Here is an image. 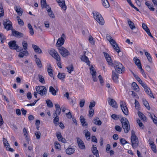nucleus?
Instances as JSON below:
<instances>
[{"label": "nucleus", "instance_id": "48", "mask_svg": "<svg viewBox=\"0 0 157 157\" xmlns=\"http://www.w3.org/2000/svg\"><path fill=\"white\" fill-rule=\"evenodd\" d=\"M17 18L18 24L21 26L24 25V22L20 18V17H19L17 16Z\"/></svg>", "mask_w": 157, "mask_h": 157}, {"label": "nucleus", "instance_id": "21", "mask_svg": "<svg viewBox=\"0 0 157 157\" xmlns=\"http://www.w3.org/2000/svg\"><path fill=\"white\" fill-rule=\"evenodd\" d=\"M32 47L36 53L40 54L42 52L41 49L38 46L33 44L32 45Z\"/></svg>", "mask_w": 157, "mask_h": 157}, {"label": "nucleus", "instance_id": "10", "mask_svg": "<svg viewBox=\"0 0 157 157\" xmlns=\"http://www.w3.org/2000/svg\"><path fill=\"white\" fill-rule=\"evenodd\" d=\"M23 48H19L17 51L19 52L20 53L19 54L18 56L20 58H22L24 56H27L28 55V52L27 51L24 50L23 51Z\"/></svg>", "mask_w": 157, "mask_h": 157}, {"label": "nucleus", "instance_id": "17", "mask_svg": "<svg viewBox=\"0 0 157 157\" xmlns=\"http://www.w3.org/2000/svg\"><path fill=\"white\" fill-rule=\"evenodd\" d=\"M56 113H54L53 114V117H55V118L53 119V122L55 125L56 126H57L59 124L58 122L59 121V117L58 115H57L56 114Z\"/></svg>", "mask_w": 157, "mask_h": 157}, {"label": "nucleus", "instance_id": "62", "mask_svg": "<svg viewBox=\"0 0 157 157\" xmlns=\"http://www.w3.org/2000/svg\"><path fill=\"white\" fill-rule=\"evenodd\" d=\"M116 130L119 132H121L122 130V128L118 125H116L115 127Z\"/></svg>", "mask_w": 157, "mask_h": 157}, {"label": "nucleus", "instance_id": "27", "mask_svg": "<svg viewBox=\"0 0 157 157\" xmlns=\"http://www.w3.org/2000/svg\"><path fill=\"white\" fill-rule=\"evenodd\" d=\"M81 59L82 61L86 63L87 65H90V61L87 57L85 55L82 56Z\"/></svg>", "mask_w": 157, "mask_h": 157}, {"label": "nucleus", "instance_id": "23", "mask_svg": "<svg viewBox=\"0 0 157 157\" xmlns=\"http://www.w3.org/2000/svg\"><path fill=\"white\" fill-rule=\"evenodd\" d=\"M93 122L95 124L99 126L101 125L102 123L101 121L98 117H94L93 120Z\"/></svg>", "mask_w": 157, "mask_h": 157}, {"label": "nucleus", "instance_id": "63", "mask_svg": "<svg viewBox=\"0 0 157 157\" xmlns=\"http://www.w3.org/2000/svg\"><path fill=\"white\" fill-rule=\"evenodd\" d=\"M55 147L56 149H59L61 147V146H60V144L57 142H55Z\"/></svg>", "mask_w": 157, "mask_h": 157}, {"label": "nucleus", "instance_id": "6", "mask_svg": "<svg viewBox=\"0 0 157 157\" xmlns=\"http://www.w3.org/2000/svg\"><path fill=\"white\" fill-rule=\"evenodd\" d=\"M36 90L38 93L41 96H43L47 94V89L44 86H37L36 87Z\"/></svg>", "mask_w": 157, "mask_h": 157}, {"label": "nucleus", "instance_id": "43", "mask_svg": "<svg viewBox=\"0 0 157 157\" xmlns=\"http://www.w3.org/2000/svg\"><path fill=\"white\" fill-rule=\"evenodd\" d=\"M57 76L61 80H63L65 77V75L64 73H59Z\"/></svg>", "mask_w": 157, "mask_h": 157}, {"label": "nucleus", "instance_id": "40", "mask_svg": "<svg viewBox=\"0 0 157 157\" xmlns=\"http://www.w3.org/2000/svg\"><path fill=\"white\" fill-rule=\"evenodd\" d=\"M51 68L52 67L50 65L49 67L48 68L47 71L49 75L51 77H53V75L52 73V70Z\"/></svg>", "mask_w": 157, "mask_h": 157}, {"label": "nucleus", "instance_id": "22", "mask_svg": "<svg viewBox=\"0 0 157 157\" xmlns=\"http://www.w3.org/2000/svg\"><path fill=\"white\" fill-rule=\"evenodd\" d=\"M132 88L133 90L137 92L139 91V88L135 82H133L132 84Z\"/></svg>", "mask_w": 157, "mask_h": 157}, {"label": "nucleus", "instance_id": "56", "mask_svg": "<svg viewBox=\"0 0 157 157\" xmlns=\"http://www.w3.org/2000/svg\"><path fill=\"white\" fill-rule=\"evenodd\" d=\"M95 102L94 101H93L90 102V105L89 106V108H92L95 105Z\"/></svg>", "mask_w": 157, "mask_h": 157}, {"label": "nucleus", "instance_id": "11", "mask_svg": "<svg viewBox=\"0 0 157 157\" xmlns=\"http://www.w3.org/2000/svg\"><path fill=\"white\" fill-rule=\"evenodd\" d=\"M108 101L109 105L112 107L115 108H117V104L114 100L110 98H108Z\"/></svg>", "mask_w": 157, "mask_h": 157}, {"label": "nucleus", "instance_id": "29", "mask_svg": "<svg viewBox=\"0 0 157 157\" xmlns=\"http://www.w3.org/2000/svg\"><path fill=\"white\" fill-rule=\"evenodd\" d=\"M80 121L82 126L85 127L88 125L87 123L85 121V119L82 116H80Z\"/></svg>", "mask_w": 157, "mask_h": 157}, {"label": "nucleus", "instance_id": "36", "mask_svg": "<svg viewBox=\"0 0 157 157\" xmlns=\"http://www.w3.org/2000/svg\"><path fill=\"white\" fill-rule=\"evenodd\" d=\"M143 102L144 105L145 106V107L147 108V109L148 110H150V107L149 106V104L147 101L145 99H143Z\"/></svg>", "mask_w": 157, "mask_h": 157}, {"label": "nucleus", "instance_id": "54", "mask_svg": "<svg viewBox=\"0 0 157 157\" xmlns=\"http://www.w3.org/2000/svg\"><path fill=\"white\" fill-rule=\"evenodd\" d=\"M66 68L68 72L69 73H71V72L73 71L74 68L72 65H71L70 67H67Z\"/></svg>", "mask_w": 157, "mask_h": 157}, {"label": "nucleus", "instance_id": "4", "mask_svg": "<svg viewBox=\"0 0 157 157\" xmlns=\"http://www.w3.org/2000/svg\"><path fill=\"white\" fill-rule=\"evenodd\" d=\"M3 24L5 29L7 30H12L13 29L12 23L9 19H5L3 20Z\"/></svg>", "mask_w": 157, "mask_h": 157}, {"label": "nucleus", "instance_id": "32", "mask_svg": "<svg viewBox=\"0 0 157 157\" xmlns=\"http://www.w3.org/2000/svg\"><path fill=\"white\" fill-rule=\"evenodd\" d=\"M143 51L145 52V55L146 56L148 61L151 63H152V60L150 54L147 52H146L145 50H143Z\"/></svg>", "mask_w": 157, "mask_h": 157}, {"label": "nucleus", "instance_id": "53", "mask_svg": "<svg viewBox=\"0 0 157 157\" xmlns=\"http://www.w3.org/2000/svg\"><path fill=\"white\" fill-rule=\"evenodd\" d=\"M137 122L138 124V125H139V126L140 127L142 128L143 129L144 127V125L141 122V121L139 120H137Z\"/></svg>", "mask_w": 157, "mask_h": 157}, {"label": "nucleus", "instance_id": "28", "mask_svg": "<svg viewBox=\"0 0 157 157\" xmlns=\"http://www.w3.org/2000/svg\"><path fill=\"white\" fill-rule=\"evenodd\" d=\"M57 91L56 90L53 86H50L49 92L51 93L52 95L54 96L56 95Z\"/></svg>", "mask_w": 157, "mask_h": 157}, {"label": "nucleus", "instance_id": "42", "mask_svg": "<svg viewBox=\"0 0 157 157\" xmlns=\"http://www.w3.org/2000/svg\"><path fill=\"white\" fill-rule=\"evenodd\" d=\"M121 121L122 123V125H124V124H127L128 122H129L128 119L124 117H121Z\"/></svg>", "mask_w": 157, "mask_h": 157}, {"label": "nucleus", "instance_id": "49", "mask_svg": "<svg viewBox=\"0 0 157 157\" xmlns=\"http://www.w3.org/2000/svg\"><path fill=\"white\" fill-rule=\"evenodd\" d=\"M134 59H135V62L136 65L138 67H139L140 66H141V64L140 62V61L139 59H135L134 57Z\"/></svg>", "mask_w": 157, "mask_h": 157}, {"label": "nucleus", "instance_id": "38", "mask_svg": "<svg viewBox=\"0 0 157 157\" xmlns=\"http://www.w3.org/2000/svg\"><path fill=\"white\" fill-rule=\"evenodd\" d=\"M38 77L39 80L41 83L43 84L45 83V80H44L43 77L42 75H38Z\"/></svg>", "mask_w": 157, "mask_h": 157}, {"label": "nucleus", "instance_id": "16", "mask_svg": "<svg viewBox=\"0 0 157 157\" xmlns=\"http://www.w3.org/2000/svg\"><path fill=\"white\" fill-rule=\"evenodd\" d=\"M12 35L16 37L21 38L23 36L22 33L15 30H12Z\"/></svg>", "mask_w": 157, "mask_h": 157}, {"label": "nucleus", "instance_id": "47", "mask_svg": "<svg viewBox=\"0 0 157 157\" xmlns=\"http://www.w3.org/2000/svg\"><path fill=\"white\" fill-rule=\"evenodd\" d=\"M113 47L118 53H119L121 51L120 49L117 44L115 45H113Z\"/></svg>", "mask_w": 157, "mask_h": 157}, {"label": "nucleus", "instance_id": "20", "mask_svg": "<svg viewBox=\"0 0 157 157\" xmlns=\"http://www.w3.org/2000/svg\"><path fill=\"white\" fill-rule=\"evenodd\" d=\"M64 42V39L62 37H60L58 39L57 42L56 43V46L58 47L61 46L63 45Z\"/></svg>", "mask_w": 157, "mask_h": 157}, {"label": "nucleus", "instance_id": "37", "mask_svg": "<svg viewBox=\"0 0 157 157\" xmlns=\"http://www.w3.org/2000/svg\"><path fill=\"white\" fill-rule=\"evenodd\" d=\"M36 62L38 67L41 68L42 67V63L39 58H36Z\"/></svg>", "mask_w": 157, "mask_h": 157}, {"label": "nucleus", "instance_id": "30", "mask_svg": "<svg viewBox=\"0 0 157 157\" xmlns=\"http://www.w3.org/2000/svg\"><path fill=\"white\" fill-rule=\"evenodd\" d=\"M83 132L85 135L86 139L88 140L90 139V133L87 129L84 130Z\"/></svg>", "mask_w": 157, "mask_h": 157}, {"label": "nucleus", "instance_id": "52", "mask_svg": "<svg viewBox=\"0 0 157 157\" xmlns=\"http://www.w3.org/2000/svg\"><path fill=\"white\" fill-rule=\"evenodd\" d=\"M135 105L136 109H139L140 108V105L139 103L137 100L135 99Z\"/></svg>", "mask_w": 157, "mask_h": 157}, {"label": "nucleus", "instance_id": "46", "mask_svg": "<svg viewBox=\"0 0 157 157\" xmlns=\"http://www.w3.org/2000/svg\"><path fill=\"white\" fill-rule=\"evenodd\" d=\"M4 15V10L2 4H0V17H1Z\"/></svg>", "mask_w": 157, "mask_h": 157}, {"label": "nucleus", "instance_id": "50", "mask_svg": "<svg viewBox=\"0 0 157 157\" xmlns=\"http://www.w3.org/2000/svg\"><path fill=\"white\" fill-rule=\"evenodd\" d=\"M109 65L113 66V63H112L111 57H109L106 59Z\"/></svg>", "mask_w": 157, "mask_h": 157}, {"label": "nucleus", "instance_id": "3", "mask_svg": "<svg viewBox=\"0 0 157 157\" xmlns=\"http://www.w3.org/2000/svg\"><path fill=\"white\" fill-rule=\"evenodd\" d=\"M131 141L132 147L134 148L136 147L138 145V140L133 130L132 131Z\"/></svg>", "mask_w": 157, "mask_h": 157}, {"label": "nucleus", "instance_id": "59", "mask_svg": "<svg viewBox=\"0 0 157 157\" xmlns=\"http://www.w3.org/2000/svg\"><path fill=\"white\" fill-rule=\"evenodd\" d=\"M41 4L42 7L44 8L45 6L47 4L46 0H41Z\"/></svg>", "mask_w": 157, "mask_h": 157}, {"label": "nucleus", "instance_id": "13", "mask_svg": "<svg viewBox=\"0 0 157 157\" xmlns=\"http://www.w3.org/2000/svg\"><path fill=\"white\" fill-rule=\"evenodd\" d=\"M77 140L79 147L82 149H85V146L83 141L78 137H77Z\"/></svg>", "mask_w": 157, "mask_h": 157}, {"label": "nucleus", "instance_id": "24", "mask_svg": "<svg viewBox=\"0 0 157 157\" xmlns=\"http://www.w3.org/2000/svg\"><path fill=\"white\" fill-rule=\"evenodd\" d=\"M75 149L74 148L71 147H69L66 150V152L67 154L69 155H71L75 152Z\"/></svg>", "mask_w": 157, "mask_h": 157}, {"label": "nucleus", "instance_id": "45", "mask_svg": "<svg viewBox=\"0 0 157 157\" xmlns=\"http://www.w3.org/2000/svg\"><path fill=\"white\" fill-rule=\"evenodd\" d=\"M23 48L25 50L27 51L28 49V44L26 41H23L22 43Z\"/></svg>", "mask_w": 157, "mask_h": 157}, {"label": "nucleus", "instance_id": "60", "mask_svg": "<svg viewBox=\"0 0 157 157\" xmlns=\"http://www.w3.org/2000/svg\"><path fill=\"white\" fill-rule=\"evenodd\" d=\"M61 109L60 108L56 109V112L54 113H56L57 115H59L61 113Z\"/></svg>", "mask_w": 157, "mask_h": 157}, {"label": "nucleus", "instance_id": "44", "mask_svg": "<svg viewBox=\"0 0 157 157\" xmlns=\"http://www.w3.org/2000/svg\"><path fill=\"white\" fill-rule=\"evenodd\" d=\"M46 103L48 106L49 108H52L53 107V104L50 100H46Z\"/></svg>", "mask_w": 157, "mask_h": 157}, {"label": "nucleus", "instance_id": "58", "mask_svg": "<svg viewBox=\"0 0 157 157\" xmlns=\"http://www.w3.org/2000/svg\"><path fill=\"white\" fill-rule=\"evenodd\" d=\"M93 154L95 155L96 157L99 156V154L98 153V150H92Z\"/></svg>", "mask_w": 157, "mask_h": 157}, {"label": "nucleus", "instance_id": "14", "mask_svg": "<svg viewBox=\"0 0 157 157\" xmlns=\"http://www.w3.org/2000/svg\"><path fill=\"white\" fill-rule=\"evenodd\" d=\"M90 73L92 75L93 80L94 82H96L97 81V78L96 77V72L94 71V68L92 66L90 68Z\"/></svg>", "mask_w": 157, "mask_h": 157}, {"label": "nucleus", "instance_id": "7", "mask_svg": "<svg viewBox=\"0 0 157 157\" xmlns=\"http://www.w3.org/2000/svg\"><path fill=\"white\" fill-rule=\"evenodd\" d=\"M59 53L63 57H66L70 55V53L68 50L63 47L58 48Z\"/></svg>", "mask_w": 157, "mask_h": 157}, {"label": "nucleus", "instance_id": "1", "mask_svg": "<svg viewBox=\"0 0 157 157\" xmlns=\"http://www.w3.org/2000/svg\"><path fill=\"white\" fill-rule=\"evenodd\" d=\"M49 54L58 62L57 63L58 66L60 68H62L61 63L60 62L61 59L59 55L57 52L54 49L50 50L49 52Z\"/></svg>", "mask_w": 157, "mask_h": 157}, {"label": "nucleus", "instance_id": "12", "mask_svg": "<svg viewBox=\"0 0 157 157\" xmlns=\"http://www.w3.org/2000/svg\"><path fill=\"white\" fill-rule=\"evenodd\" d=\"M59 3V5L64 10H65L67 9V6L65 5L64 0H56Z\"/></svg>", "mask_w": 157, "mask_h": 157}, {"label": "nucleus", "instance_id": "25", "mask_svg": "<svg viewBox=\"0 0 157 157\" xmlns=\"http://www.w3.org/2000/svg\"><path fill=\"white\" fill-rule=\"evenodd\" d=\"M138 115L140 118L144 121H146L147 119L145 116L141 112L139 111L138 113Z\"/></svg>", "mask_w": 157, "mask_h": 157}, {"label": "nucleus", "instance_id": "19", "mask_svg": "<svg viewBox=\"0 0 157 157\" xmlns=\"http://www.w3.org/2000/svg\"><path fill=\"white\" fill-rule=\"evenodd\" d=\"M122 128L124 129V132L125 133H127L129 131L130 129V125L129 122L127 124H124L122 125Z\"/></svg>", "mask_w": 157, "mask_h": 157}, {"label": "nucleus", "instance_id": "31", "mask_svg": "<svg viewBox=\"0 0 157 157\" xmlns=\"http://www.w3.org/2000/svg\"><path fill=\"white\" fill-rule=\"evenodd\" d=\"M102 4L103 6L105 8H108L110 5L108 0H102Z\"/></svg>", "mask_w": 157, "mask_h": 157}, {"label": "nucleus", "instance_id": "57", "mask_svg": "<svg viewBox=\"0 0 157 157\" xmlns=\"http://www.w3.org/2000/svg\"><path fill=\"white\" fill-rule=\"evenodd\" d=\"M85 103V100L84 99L81 100L80 101L79 105L81 108L83 107Z\"/></svg>", "mask_w": 157, "mask_h": 157}, {"label": "nucleus", "instance_id": "55", "mask_svg": "<svg viewBox=\"0 0 157 157\" xmlns=\"http://www.w3.org/2000/svg\"><path fill=\"white\" fill-rule=\"evenodd\" d=\"M6 39V38L5 36L2 33H0V40L2 43H3L4 42L3 40Z\"/></svg>", "mask_w": 157, "mask_h": 157}, {"label": "nucleus", "instance_id": "2", "mask_svg": "<svg viewBox=\"0 0 157 157\" xmlns=\"http://www.w3.org/2000/svg\"><path fill=\"white\" fill-rule=\"evenodd\" d=\"M113 66L116 71L118 73H122L125 71V68L122 64L119 62H115L114 63Z\"/></svg>", "mask_w": 157, "mask_h": 157}, {"label": "nucleus", "instance_id": "35", "mask_svg": "<svg viewBox=\"0 0 157 157\" xmlns=\"http://www.w3.org/2000/svg\"><path fill=\"white\" fill-rule=\"evenodd\" d=\"M23 133L24 134V136H25V138L28 142H29V140L28 137V133L26 129L25 128H24L23 130Z\"/></svg>", "mask_w": 157, "mask_h": 157}, {"label": "nucleus", "instance_id": "9", "mask_svg": "<svg viewBox=\"0 0 157 157\" xmlns=\"http://www.w3.org/2000/svg\"><path fill=\"white\" fill-rule=\"evenodd\" d=\"M10 48L11 49L16 50L17 51L19 48V47L16 43L15 40H11L8 43Z\"/></svg>", "mask_w": 157, "mask_h": 157}, {"label": "nucleus", "instance_id": "61", "mask_svg": "<svg viewBox=\"0 0 157 157\" xmlns=\"http://www.w3.org/2000/svg\"><path fill=\"white\" fill-rule=\"evenodd\" d=\"M36 137L38 139H39L40 137V133L39 131L36 132L35 133Z\"/></svg>", "mask_w": 157, "mask_h": 157}, {"label": "nucleus", "instance_id": "18", "mask_svg": "<svg viewBox=\"0 0 157 157\" xmlns=\"http://www.w3.org/2000/svg\"><path fill=\"white\" fill-rule=\"evenodd\" d=\"M56 135L59 140L60 141L63 143L65 142L66 141L65 139L63 137L60 132H57L56 133Z\"/></svg>", "mask_w": 157, "mask_h": 157}, {"label": "nucleus", "instance_id": "64", "mask_svg": "<svg viewBox=\"0 0 157 157\" xmlns=\"http://www.w3.org/2000/svg\"><path fill=\"white\" fill-rule=\"evenodd\" d=\"M142 27L145 31L149 29L147 25L144 23H143L142 24Z\"/></svg>", "mask_w": 157, "mask_h": 157}, {"label": "nucleus", "instance_id": "26", "mask_svg": "<svg viewBox=\"0 0 157 157\" xmlns=\"http://www.w3.org/2000/svg\"><path fill=\"white\" fill-rule=\"evenodd\" d=\"M149 144L151 145V147L152 150L154 152L156 153L157 151L156 147L155 144H154V143L152 141H149Z\"/></svg>", "mask_w": 157, "mask_h": 157}, {"label": "nucleus", "instance_id": "41", "mask_svg": "<svg viewBox=\"0 0 157 157\" xmlns=\"http://www.w3.org/2000/svg\"><path fill=\"white\" fill-rule=\"evenodd\" d=\"M111 117L115 120H117L119 119L120 117L121 118L122 117L121 115H117L115 114H113L111 116Z\"/></svg>", "mask_w": 157, "mask_h": 157}, {"label": "nucleus", "instance_id": "34", "mask_svg": "<svg viewBox=\"0 0 157 157\" xmlns=\"http://www.w3.org/2000/svg\"><path fill=\"white\" fill-rule=\"evenodd\" d=\"M16 11L17 14L20 16H21L22 14V11L21 10V8L19 7L18 8H17V6H15L14 7Z\"/></svg>", "mask_w": 157, "mask_h": 157}, {"label": "nucleus", "instance_id": "33", "mask_svg": "<svg viewBox=\"0 0 157 157\" xmlns=\"http://www.w3.org/2000/svg\"><path fill=\"white\" fill-rule=\"evenodd\" d=\"M128 24L132 30L136 28L134 23L129 19H128Z\"/></svg>", "mask_w": 157, "mask_h": 157}, {"label": "nucleus", "instance_id": "39", "mask_svg": "<svg viewBox=\"0 0 157 157\" xmlns=\"http://www.w3.org/2000/svg\"><path fill=\"white\" fill-rule=\"evenodd\" d=\"M47 11L48 12V15L50 16V17H52V18H54L55 17L54 15L53 12L51 10V8H50V9H48V10H47Z\"/></svg>", "mask_w": 157, "mask_h": 157}, {"label": "nucleus", "instance_id": "51", "mask_svg": "<svg viewBox=\"0 0 157 157\" xmlns=\"http://www.w3.org/2000/svg\"><path fill=\"white\" fill-rule=\"evenodd\" d=\"M90 110L89 111V113L90 117H92L94 115V109L93 108H89Z\"/></svg>", "mask_w": 157, "mask_h": 157}, {"label": "nucleus", "instance_id": "15", "mask_svg": "<svg viewBox=\"0 0 157 157\" xmlns=\"http://www.w3.org/2000/svg\"><path fill=\"white\" fill-rule=\"evenodd\" d=\"M119 75L117 74L116 72L113 71H112V77L113 81L115 82H118Z\"/></svg>", "mask_w": 157, "mask_h": 157}, {"label": "nucleus", "instance_id": "8", "mask_svg": "<svg viewBox=\"0 0 157 157\" xmlns=\"http://www.w3.org/2000/svg\"><path fill=\"white\" fill-rule=\"evenodd\" d=\"M120 106L123 113L126 115H128V111L125 102L123 101H121L120 102Z\"/></svg>", "mask_w": 157, "mask_h": 157}, {"label": "nucleus", "instance_id": "5", "mask_svg": "<svg viewBox=\"0 0 157 157\" xmlns=\"http://www.w3.org/2000/svg\"><path fill=\"white\" fill-rule=\"evenodd\" d=\"M94 18L99 24L102 25L104 23V20L101 14L98 12L94 13Z\"/></svg>", "mask_w": 157, "mask_h": 157}]
</instances>
